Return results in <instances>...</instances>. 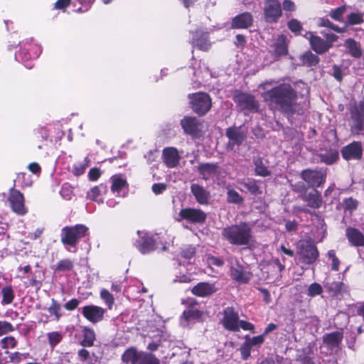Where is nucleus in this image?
I'll return each instance as SVG.
<instances>
[{
	"label": "nucleus",
	"instance_id": "obj_1",
	"mask_svg": "<svg viewBox=\"0 0 364 364\" xmlns=\"http://www.w3.org/2000/svg\"><path fill=\"white\" fill-rule=\"evenodd\" d=\"M264 101L272 110H278L289 119L304 114L306 105L296 102L297 92L290 84L282 83L262 93Z\"/></svg>",
	"mask_w": 364,
	"mask_h": 364
},
{
	"label": "nucleus",
	"instance_id": "obj_2",
	"mask_svg": "<svg viewBox=\"0 0 364 364\" xmlns=\"http://www.w3.org/2000/svg\"><path fill=\"white\" fill-rule=\"evenodd\" d=\"M221 235L230 244L245 248H250L254 242L252 227L245 222L224 228Z\"/></svg>",
	"mask_w": 364,
	"mask_h": 364
},
{
	"label": "nucleus",
	"instance_id": "obj_3",
	"mask_svg": "<svg viewBox=\"0 0 364 364\" xmlns=\"http://www.w3.org/2000/svg\"><path fill=\"white\" fill-rule=\"evenodd\" d=\"M122 360L126 364H160L154 355L146 352H139L135 348H129L122 355Z\"/></svg>",
	"mask_w": 364,
	"mask_h": 364
},
{
	"label": "nucleus",
	"instance_id": "obj_4",
	"mask_svg": "<svg viewBox=\"0 0 364 364\" xmlns=\"http://www.w3.org/2000/svg\"><path fill=\"white\" fill-rule=\"evenodd\" d=\"M87 230L88 228L84 225L64 227L62 229L61 242L64 245L75 247L78 240L85 236Z\"/></svg>",
	"mask_w": 364,
	"mask_h": 364
},
{
	"label": "nucleus",
	"instance_id": "obj_5",
	"mask_svg": "<svg viewBox=\"0 0 364 364\" xmlns=\"http://www.w3.org/2000/svg\"><path fill=\"white\" fill-rule=\"evenodd\" d=\"M225 136L228 139L226 144L228 151H234L235 147L240 146L247 138V132L242 127L232 126L226 129Z\"/></svg>",
	"mask_w": 364,
	"mask_h": 364
},
{
	"label": "nucleus",
	"instance_id": "obj_6",
	"mask_svg": "<svg viewBox=\"0 0 364 364\" xmlns=\"http://www.w3.org/2000/svg\"><path fill=\"white\" fill-rule=\"evenodd\" d=\"M297 253L302 262L306 264L314 263L318 257V251L316 247L310 240L300 241L298 244Z\"/></svg>",
	"mask_w": 364,
	"mask_h": 364
},
{
	"label": "nucleus",
	"instance_id": "obj_7",
	"mask_svg": "<svg viewBox=\"0 0 364 364\" xmlns=\"http://www.w3.org/2000/svg\"><path fill=\"white\" fill-rule=\"evenodd\" d=\"M190 99L193 110L199 115L205 114L211 107V100L206 93H195Z\"/></svg>",
	"mask_w": 364,
	"mask_h": 364
},
{
	"label": "nucleus",
	"instance_id": "obj_8",
	"mask_svg": "<svg viewBox=\"0 0 364 364\" xmlns=\"http://www.w3.org/2000/svg\"><path fill=\"white\" fill-rule=\"evenodd\" d=\"M235 102L242 110L256 112L259 109V103L250 94L236 91L233 96Z\"/></svg>",
	"mask_w": 364,
	"mask_h": 364
},
{
	"label": "nucleus",
	"instance_id": "obj_9",
	"mask_svg": "<svg viewBox=\"0 0 364 364\" xmlns=\"http://www.w3.org/2000/svg\"><path fill=\"white\" fill-rule=\"evenodd\" d=\"M282 15L279 0H264V17L267 23H275Z\"/></svg>",
	"mask_w": 364,
	"mask_h": 364
},
{
	"label": "nucleus",
	"instance_id": "obj_10",
	"mask_svg": "<svg viewBox=\"0 0 364 364\" xmlns=\"http://www.w3.org/2000/svg\"><path fill=\"white\" fill-rule=\"evenodd\" d=\"M301 178L312 188L322 186L326 181V173L321 171L305 169L301 173Z\"/></svg>",
	"mask_w": 364,
	"mask_h": 364
},
{
	"label": "nucleus",
	"instance_id": "obj_11",
	"mask_svg": "<svg viewBox=\"0 0 364 364\" xmlns=\"http://www.w3.org/2000/svg\"><path fill=\"white\" fill-rule=\"evenodd\" d=\"M350 119L352 132L359 134L364 130V101L360 102L358 107H355L350 110Z\"/></svg>",
	"mask_w": 364,
	"mask_h": 364
},
{
	"label": "nucleus",
	"instance_id": "obj_12",
	"mask_svg": "<svg viewBox=\"0 0 364 364\" xmlns=\"http://www.w3.org/2000/svg\"><path fill=\"white\" fill-rule=\"evenodd\" d=\"M363 145L361 141H354L343 146L341 150L342 157L346 161H359L363 157Z\"/></svg>",
	"mask_w": 364,
	"mask_h": 364
},
{
	"label": "nucleus",
	"instance_id": "obj_13",
	"mask_svg": "<svg viewBox=\"0 0 364 364\" xmlns=\"http://www.w3.org/2000/svg\"><path fill=\"white\" fill-rule=\"evenodd\" d=\"M178 215L181 219L192 223L203 224L205 222L207 215L200 209L193 208H182Z\"/></svg>",
	"mask_w": 364,
	"mask_h": 364
},
{
	"label": "nucleus",
	"instance_id": "obj_14",
	"mask_svg": "<svg viewBox=\"0 0 364 364\" xmlns=\"http://www.w3.org/2000/svg\"><path fill=\"white\" fill-rule=\"evenodd\" d=\"M8 200L14 213L20 215H23L26 213L27 209L24 205V198L19 191L11 188L10 190Z\"/></svg>",
	"mask_w": 364,
	"mask_h": 364
},
{
	"label": "nucleus",
	"instance_id": "obj_15",
	"mask_svg": "<svg viewBox=\"0 0 364 364\" xmlns=\"http://www.w3.org/2000/svg\"><path fill=\"white\" fill-rule=\"evenodd\" d=\"M223 323L225 328L232 331H239V316L232 307H227L223 311Z\"/></svg>",
	"mask_w": 364,
	"mask_h": 364
},
{
	"label": "nucleus",
	"instance_id": "obj_16",
	"mask_svg": "<svg viewBox=\"0 0 364 364\" xmlns=\"http://www.w3.org/2000/svg\"><path fill=\"white\" fill-rule=\"evenodd\" d=\"M191 192L199 204L207 205L210 203L211 198L210 191L198 183H192L191 185Z\"/></svg>",
	"mask_w": 364,
	"mask_h": 364
},
{
	"label": "nucleus",
	"instance_id": "obj_17",
	"mask_svg": "<svg viewBox=\"0 0 364 364\" xmlns=\"http://www.w3.org/2000/svg\"><path fill=\"white\" fill-rule=\"evenodd\" d=\"M230 276L239 284H247L251 279L252 274L247 271L241 264L237 263L230 268Z\"/></svg>",
	"mask_w": 364,
	"mask_h": 364
},
{
	"label": "nucleus",
	"instance_id": "obj_18",
	"mask_svg": "<svg viewBox=\"0 0 364 364\" xmlns=\"http://www.w3.org/2000/svg\"><path fill=\"white\" fill-rule=\"evenodd\" d=\"M307 34L309 35V37L307 38L309 40L311 48L317 54H323L328 51L330 48H331V43H328L325 40L322 39L321 37L314 36L311 32L308 33Z\"/></svg>",
	"mask_w": 364,
	"mask_h": 364
},
{
	"label": "nucleus",
	"instance_id": "obj_19",
	"mask_svg": "<svg viewBox=\"0 0 364 364\" xmlns=\"http://www.w3.org/2000/svg\"><path fill=\"white\" fill-rule=\"evenodd\" d=\"M218 164L214 163H202L197 168L199 175L205 181L216 176L218 173Z\"/></svg>",
	"mask_w": 364,
	"mask_h": 364
},
{
	"label": "nucleus",
	"instance_id": "obj_20",
	"mask_svg": "<svg viewBox=\"0 0 364 364\" xmlns=\"http://www.w3.org/2000/svg\"><path fill=\"white\" fill-rule=\"evenodd\" d=\"M83 316L92 323H96L102 319L105 311L97 306H86L82 309Z\"/></svg>",
	"mask_w": 364,
	"mask_h": 364
},
{
	"label": "nucleus",
	"instance_id": "obj_21",
	"mask_svg": "<svg viewBox=\"0 0 364 364\" xmlns=\"http://www.w3.org/2000/svg\"><path fill=\"white\" fill-rule=\"evenodd\" d=\"M163 157L164 163L168 168H174L178 166L181 157L176 148L168 147L163 151Z\"/></svg>",
	"mask_w": 364,
	"mask_h": 364
},
{
	"label": "nucleus",
	"instance_id": "obj_22",
	"mask_svg": "<svg viewBox=\"0 0 364 364\" xmlns=\"http://www.w3.org/2000/svg\"><path fill=\"white\" fill-rule=\"evenodd\" d=\"M302 199L307 203L309 207L315 209L320 208L323 203L322 196L316 188H313L310 192L304 193Z\"/></svg>",
	"mask_w": 364,
	"mask_h": 364
},
{
	"label": "nucleus",
	"instance_id": "obj_23",
	"mask_svg": "<svg viewBox=\"0 0 364 364\" xmlns=\"http://www.w3.org/2000/svg\"><path fill=\"white\" fill-rule=\"evenodd\" d=\"M136 248L142 254H148L156 249L155 240L149 235H144L135 243Z\"/></svg>",
	"mask_w": 364,
	"mask_h": 364
},
{
	"label": "nucleus",
	"instance_id": "obj_24",
	"mask_svg": "<svg viewBox=\"0 0 364 364\" xmlns=\"http://www.w3.org/2000/svg\"><path fill=\"white\" fill-rule=\"evenodd\" d=\"M253 23V17L249 12L240 14L232 18V28H247Z\"/></svg>",
	"mask_w": 364,
	"mask_h": 364
},
{
	"label": "nucleus",
	"instance_id": "obj_25",
	"mask_svg": "<svg viewBox=\"0 0 364 364\" xmlns=\"http://www.w3.org/2000/svg\"><path fill=\"white\" fill-rule=\"evenodd\" d=\"M199 122L196 117H186L181 121V125L187 134L196 136L199 131Z\"/></svg>",
	"mask_w": 364,
	"mask_h": 364
},
{
	"label": "nucleus",
	"instance_id": "obj_26",
	"mask_svg": "<svg viewBox=\"0 0 364 364\" xmlns=\"http://www.w3.org/2000/svg\"><path fill=\"white\" fill-rule=\"evenodd\" d=\"M193 45L198 47L200 50H208L210 46L208 40V33L202 30L196 31L193 38Z\"/></svg>",
	"mask_w": 364,
	"mask_h": 364
},
{
	"label": "nucleus",
	"instance_id": "obj_27",
	"mask_svg": "<svg viewBox=\"0 0 364 364\" xmlns=\"http://www.w3.org/2000/svg\"><path fill=\"white\" fill-rule=\"evenodd\" d=\"M346 235L352 245L355 247L364 246V235L358 229L349 227L346 229Z\"/></svg>",
	"mask_w": 364,
	"mask_h": 364
},
{
	"label": "nucleus",
	"instance_id": "obj_28",
	"mask_svg": "<svg viewBox=\"0 0 364 364\" xmlns=\"http://www.w3.org/2000/svg\"><path fill=\"white\" fill-rule=\"evenodd\" d=\"M343 338L342 331H334L323 336V343L330 348L334 349L339 347Z\"/></svg>",
	"mask_w": 364,
	"mask_h": 364
},
{
	"label": "nucleus",
	"instance_id": "obj_29",
	"mask_svg": "<svg viewBox=\"0 0 364 364\" xmlns=\"http://www.w3.org/2000/svg\"><path fill=\"white\" fill-rule=\"evenodd\" d=\"M344 46L346 52L355 58H360L363 55V49L360 43L355 41L353 38H347L344 42Z\"/></svg>",
	"mask_w": 364,
	"mask_h": 364
},
{
	"label": "nucleus",
	"instance_id": "obj_30",
	"mask_svg": "<svg viewBox=\"0 0 364 364\" xmlns=\"http://www.w3.org/2000/svg\"><path fill=\"white\" fill-rule=\"evenodd\" d=\"M192 293L198 296H208L215 291L213 284L207 282H200L191 290Z\"/></svg>",
	"mask_w": 364,
	"mask_h": 364
},
{
	"label": "nucleus",
	"instance_id": "obj_31",
	"mask_svg": "<svg viewBox=\"0 0 364 364\" xmlns=\"http://www.w3.org/2000/svg\"><path fill=\"white\" fill-rule=\"evenodd\" d=\"M202 315V311L194 308H189L183 311L181 317V324L183 326H186L188 325V322L198 320L201 318Z\"/></svg>",
	"mask_w": 364,
	"mask_h": 364
},
{
	"label": "nucleus",
	"instance_id": "obj_32",
	"mask_svg": "<svg viewBox=\"0 0 364 364\" xmlns=\"http://www.w3.org/2000/svg\"><path fill=\"white\" fill-rule=\"evenodd\" d=\"M252 161L255 167V171L256 175L263 177L270 176V171L267 169V166L263 164L262 159L260 156L253 157Z\"/></svg>",
	"mask_w": 364,
	"mask_h": 364
},
{
	"label": "nucleus",
	"instance_id": "obj_33",
	"mask_svg": "<svg viewBox=\"0 0 364 364\" xmlns=\"http://www.w3.org/2000/svg\"><path fill=\"white\" fill-rule=\"evenodd\" d=\"M272 48L277 56L286 55L287 53V47L284 37L283 36H279L272 46Z\"/></svg>",
	"mask_w": 364,
	"mask_h": 364
},
{
	"label": "nucleus",
	"instance_id": "obj_34",
	"mask_svg": "<svg viewBox=\"0 0 364 364\" xmlns=\"http://www.w3.org/2000/svg\"><path fill=\"white\" fill-rule=\"evenodd\" d=\"M83 338L80 341V345L83 347H91L94 345L96 339L95 331L88 328H85L82 331Z\"/></svg>",
	"mask_w": 364,
	"mask_h": 364
},
{
	"label": "nucleus",
	"instance_id": "obj_35",
	"mask_svg": "<svg viewBox=\"0 0 364 364\" xmlns=\"http://www.w3.org/2000/svg\"><path fill=\"white\" fill-rule=\"evenodd\" d=\"M227 201L229 203L240 205L243 203V198L235 190L227 187Z\"/></svg>",
	"mask_w": 364,
	"mask_h": 364
},
{
	"label": "nucleus",
	"instance_id": "obj_36",
	"mask_svg": "<svg viewBox=\"0 0 364 364\" xmlns=\"http://www.w3.org/2000/svg\"><path fill=\"white\" fill-rule=\"evenodd\" d=\"M302 60L308 66H314L318 63L319 58L311 51H308L302 55Z\"/></svg>",
	"mask_w": 364,
	"mask_h": 364
},
{
	"label": "nucleus",
	"instance_id": "obj_37",
	"mask_svg": "<svg viewBox=\"0 0 364 364\" xmlns=\"http://www.w3.org/2000/svg\"><path fill=\"white\" fill-rule=\"evenodd\" d=\"M338 156V155L336 152H326L318 155L319 159L321 162L329 165L333 164L337 160Z\"/></svg>",
	"mask_w": 364,
	"mask_h": 364
},
{
	"label": "nucleus",
	"instance_id": "obj_38",
	"mask_svg": "<svg viewBox=\"0 0 364 364\" xmlns=\"http://www.w3.org/2000/svg\"><path fill=\"white\" fill-rule=\"evenodd\" d=\"M60 310V304L58 303L54 299H52L51 305L48 308V311L50 314L55 316L56 321H58L61 317Z\"/></svg>",
	"mask_w": 364,
	"mask_h": 364
},
{
	"label": "nucleus",
	"instance_id": "obj_39",
	"mask_svg": "<svg viewBox=\"0 0 364 364\" xmlns=\"http://www.w3.org/2000/svg\"><path fill=\"white\" fill-rule=\"evenodd\" d=\"M49 345L53 348L58 343H59L62 339L63 336L61 333L58 331H53L47 334Z\"/></svg>",
	"mask_w": 364,
	"mask_h": 364
},
{
	"label": "nucleus",
	"instance_id": "obj_40",
	"mask_svg": "<svg viewBox=\"0 0 364 364\" xmlns=\"http://www.w3.org/2000/svg\"><path fill=\"white\" fill-rule=\"evenodd\" d=\"M73 268V263L69 259H62L59 261L55 269L57 272H65L71 270Z\"/></svg>",
	"mask_w": 364,
	"mask_h": 364
},
{
	"label": "nucleus",
	"instance_id": "obj_41",
	"mask_svg": "<svg viewBox=\"0 0 364 364\" xmlns=\"http://www.w3.org/2000/svg\"><path fill=\"white\" fill-rule=\"evenodd\" d=\"M287 27L295 35L301 34V31L303 30L301 22L296 18L291 19L287 23Z\"/></svg>",
	"mask_w": 364,
	"mask_h": 364
},
{
	"label": "nucleus",
	"instance_id": "obj_42",
	"mask_svg": "<svg viewBox=\"0 0 364 364\" xmlns=\"http://www.w3.org/2000/svg\"><path fill=\"white\" fill-rule=\"evenodd\" d=\"M1 294L3 296V303L9 304L13 301L14 296L13 289L11 287H4L1 291Z\"/></svg>",
	"mask_w": 364,
	"mask_h": 364
},
{
	"label": "nucleus",
	"instance_id": "obj_43",
	"mask_svg": "<svg viewBox=\"0 0 364 364\" xmlns=\"http://www.w3.org/2000/svg\"><path fill=\"white\" fill-rule=\"evenodd\" d=\"M343 208L346 211L352 212L357 208L358 201L353 198H345L343 201Z\"/></svg>",
	"mask_w": 364,
	"mask_h": 364
},
{
	"label": "nucleus",
	"instance_id": "obj_44",
	"mask_svg": "<svg viewBox=\"0 0 364 364\" xmlns=\"http://www.w3.org/2000/svg\"><path fill=\"white\" fill-rule=\"evenodd\" d=\"M241 184L251 193L255 195L259 193V188L255 181L248 179L247 181H244Z\"/></svg>",
	"mask_w": 364,
	"mask_h": 364
},
{
	"label": "nucleus",
	"instance_id": "obj_45",
	"mask_svg": "<svg viewBox=\"0 0 364 364\" xmlns=\"http://www.w3.org/2000/svg\"><path fill=\"white\" fill-rule=\"evenodd\" d=\"M346 10L345 6H339L334 10H332L330 13V16L336 21H341L342 16Z\"/></svg>",
	"mask_w": 364,
	"mask_h": 364
},
{
	"label": "nucleus",
	"instance_id": "obj_46",
	"mask_svg": "<svg viewBox=\"0 0 364 364\" xmlns=\"http://www.w3.org/2000/svg\"><path fill=\"white\" fill-rule=\"evenodd\" d=\"M343 285V284L340 282H328L325 284V287L327 288L331 293L336 294L341 291Z\"/></svg>",
	"mask_w": 364,
	"mask_h": 364
},
{
	"label": "nucleus",
	"instance_id": "obj_47",
	"mask_svg": "<svg viewBox=\"0 0 364 364\" xmlns=\"http://www.w3.org/2000/svg\"><path fill=\"white\" fill-rule=\"evenodd\" d=\"M322 287L318 283L311 284L308 289V295L314 297L322 293Z\"/></svg>",
	"mask_w": 364,
	"mask_h": 364
},
{
	"label": "nucleus",
	"instance_id": "obj_48",
	"mask_svg": "<svg viewBox=\"0 0 364 364\" xmlns=\"http://www.w3.org/2000/svg\"><path fill=\"white\" fill-rule=\"evenodd\" d=\"M251 348L252 346L246 341L240 346V350L241 353L242 358L244 360H247L250 356Z\"/></svg>",
	"mask_w": 364,
	"mask_h": 364
},
{
	"label": "nucleus",
	"instance_id": "obj_49",
	"mask_svg": "<svg viewBox=\"0 0 364 364\" xmlns=\"http://www.w3.org/2000/svg\"><path fill=\"white\" fill-rule=\"evenodd\" d=\"M246 341L250 343L251 346H259L264 342V334L250 338L248 336L245 337Z\"/></svg>",
	"mask_w": 364,
	"mask_h": 364
},
{
	"label": "nucleus",
	"instance_id": "obj_50",
	"mask_svg": "<svg viewBox=\"0 0 364 364\" xmlns=\"http://www.w3.org/2000/svg\"><path fill=\"white\" fill-rule=\"evenodd\" d=\"M101 298L105 301L109 308H111L114 303L113 296L107 289H102L100 293Z\"/></svg>",
	"mask_w": 364,
	"mask_h": 364
},
{
	"label": "nucleus",
	"instance_id": "obj_51",
	"mask_svg": "<svg viewBox=\"0 0 364 364\" xmlns=\"http://www.w3.org/2000/svg\"><path fill=\"white\" fill-rule=\"evenodd\" d=\"M127 182L122 178H114L112 181L111 189L112 191L119 192L125 186Z\"/></svg>",
	"mask_w": 364,
	"mask_h": 364
},
{
	"label": "nucleus",
	"instance_id": "obj_52",
	"mask_svg": "<svg viewBox=\"0 0 364 364\" xmlns=\"http://www.w3.org/2000/svg\"><path fill=\"white\" fill-rule=\"evenodd\" d=\"M348 23L350 25L359 24L363 22V17L357 13H351L348 16Z\"/></svg>",
	"mask_w": 364,
	"mask_h": 364
},
{
	"label": "nucleus",
	"instance_id": "obj_53",
	"mask_svg": "<svg viewBox=\"0 0 364 364\" xmlns=\"http://www.w3.org/2000/svg\"><path fill=\"white\" fill-rule=\"evenodd\" d=\"M195 253H196L195 247L190 246V245L184 247L181 251L182 257L186 259L192 258L194 256Z\"/></svg>",
	"mask_w": 364,
	"mask_h": 364
},
{
	"label": "nucleus",
	"instance_id": "obj_54",
	"mask_svg": "<svg viewBox=\"0 0 364 364\" xmlns=\"http://www.w3.org/2000/svg\"><path fill=\"white\" fill-rule=\"evenodd\" d=\"M13 331L14 327L11 323L7 321H0V336Z\"/></svg>",
	"mask_w": 364,
	"mask_h": 364
},
{
	"label": "nucleus",
	"instance_id": "obj_55",
	"mask_svg": "<svg viewBox=\"0 0 364 364\" xmlns=\"http://www.w3.org/2000/svg\"><path fill=\"white\" fill-rule=\"evenodd\" d=\"M101 188H104L102 184L99 186L93 187L90 191L87 193V198L92 200H95L97 197L100 196L101 193Z\"/></svg>",
	"mask_w": 364,
	"mask_h": 364
},
{
	"label": "nucleus",
	"instance_id": "obj_56",
	"mask_svg": "<svg viewBox=\"0 0 364 364\" xmlns=\"http://www.w3.org/2000/svg\"><path fill=\"white\" fill-rule=\"evenodd\" d=\"M1 344L3 348H14L16 341L14 337H6L1 340Z\"/></svg>",
	"mask_w": 364,
	"mask_h": 364
},
{
	"label": "nucleus",
	"instance_id": "obj_57",
	"mask_svg": "<svg viewBox=\"0 0 364 364\" xmlns=\"http://www.w3.org/2000/svg\"><path fill=\"white\" fill-rule=\"evenodd\" d=\"M166 189L165 183H154L152 186V191L155 194H160Z\"/></svg>",
	"mask_w": 364,
	"mask_h": 364
},
{
	"label": "nucleus",
	"instance_id": "obj_58",
	"mask_svg": "<svg viewBox=\"0 0 364 364\" xmlns=\"http://www.w3.org/2000/svg\"><path fill=\"white\" fill-rule=\"evenodd\" d=\"M333 76L339 82H341L342 80H343V75H342V70L340 68V67H338V65H334L333 66Z\"/></svg>",
	"mask_w": 364,
	"mask_h": 364
},
{
	"label": "nucleus",
	"instance_id": "obj_59",
	"mask_svg": "<svg viewBox=\"0 0 364 364\" xmlns=\"http://www.w3.org/2000/svg\"><path fill=\"white\" fill-rule=\"evenodd\" d=\"M283 9L287 11H293L296 9V6L292 1L284 0L283 1Z\"/></svg>",
	"mask_w": 364,
	"mask_h": 364
},
{
	"label": "nucleus",
	"instance_id": "obj_60",
	"mask_svg": "<svg viewBox=\"0 0 364 364\" xmlns=\"http://www.w3.org/2000/svg\"><path fill=\"white\" fill-rule=\"evenodd\" d=\"M78 304L79 301L76 299H73L65 304V308L69 311H72L76 309Z\"/></svg>",
	"mask_w": 364,
	"mask_h": 364
},
{
	"label": "nucleus",
	"instance_id": "obj_61",
	"mask_svg": "<svg viewBox=\"0 0 364 364\" xmlns=\"http://www.w3.org/2000/svg\"><path fill=\"white\" fill-rule=\"evenodd\" d=\"M89 178L91 181H96L100 176V172L98 168H91L89 171Z\"/></svg>",
	"mask_w": 364,
	"mask_h": 364
},
{
	"label": "nucleus",
	"instance_id": "obj_62",
	"mask_svg": "<svg viewBox=\"0 0 364 364\" xmlns=\"http://www.w3.org/2000/svg\"><path fill=\"white\" fill-rule=\"evenodd\" d=\"M77 355L82 361H86L90 358V352L85 348L79 350Z\"/></svg>",
	"mask_w": 364,
	"mask_h": 364
},
{
	"label": "nucleus",
	"instance_id": "obj_63",
	"mask_svg": "<svg viewBox=\"0 0 364 364\" xmlns=\"http://www.w3.org/2000/svg\"><path fill=\"white\" fill-rule=\"evenodd\" d=\"M238 325H239V328H242V329L246 330V331H253V329H254L253 324H252L251 323L247 322V321L239 320Z\"/></svg>",
	"mask_w": 364,
	"mask_h": 364
},
{
	"label": "nucleus",
	"instance_id": "obj_64",
	"mask_svg": "<svg viewBox=\"0 0 364 364\" xmlns=\"http://www.w3.org/2000/svg\"><path fill=\"white\" fill-rule=\"evenodd\" d=\"M71 0H58L55 4V8L58 9H64L70 5Z\"/></svg>",
	"mask_w": 364,
	"mask_h": 364
}]
</instances>
